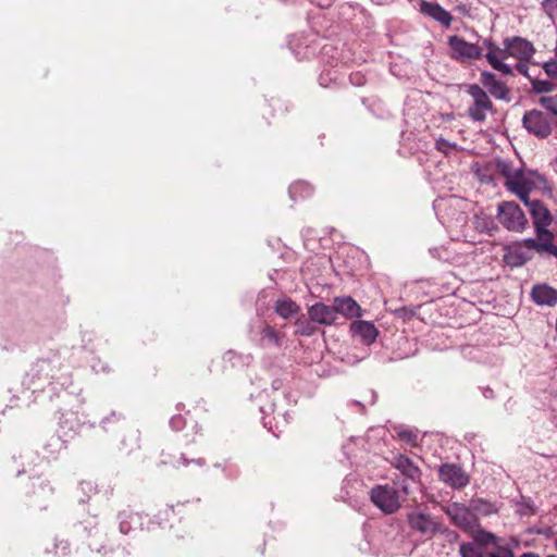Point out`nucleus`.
<instances>
[{"label":"nucleus","instance_id":"obj_20","mask_svg":"<svg viewBox=\"0 0 557 557\" xmlns=\"http://www.w3.org/2000/svg\"><path fill=\"white\" fill-rule=\"evenodd\" d=\"M274 309L283 319H289L300 311V307L290 298L277 299Z\"/></svg>","mask_w":557,"mask_h":557},{"label":"nucleus","instance_id":"obj_26","mask_svg":"<svg viewBox=\"0 0 557 557\" xmlns=\"http://www.w3.org/2000/svg\"><path fill=\"white\" fill-rule=\"evenodd\" d=\"M539 103L553 115L557 116V95L543 96L540 98Z\"/></svg>","mask_w":557,"mask_h":557},{"label":"nucleus","instance_id":"obj_36","mask_svg":"<svg viewBox=\"0 0 557 557\" xmlns=\"http://www.w3.org/2000/svg\"><path fill=\"white\" fill-rule=\"evenodd\" d=\"M516 70H517L520 74H522V75L527 76L528 78H530V79L532 78V77L530 76V74H529V66H528V64L525 63V61H519V62L516 64Z\"/></svg>","mask_w":557,"mask_h":557},{"label":"nucleus","instance_id":"obj_18","mask_svg":"<svg viewBox=\"0 0 557 557\" xmlns=\"http://www.w3.org/2000/svg\"><path fill=\"white\" fill-rule=\"evenodd\" d=\"M531 298L536 305L552 307L557 304V289L547 284H539L533 286Z\"/></svg>","mask_w":557,"mask_h":557},{"label":"nucleus","instance_id":"obj_2","mask_svg":"<svg viewBox=\"0 0 557 557\" xmlns=\"http://www.w3.org/2000/svg\"><path fill=\"white\" fill-rule=\"evenodd\" d=\"M409 527L419 532L420 534L432 537L435 533H446L448 541H457L459 535L455 531H450L447 528H442V524L430 515L422 512H411L408 515Z\"/></svg>","mask_w":557,"mask_h":557},{"label":"nucleus","instance_id":"obj_28","mask_svg":"<svg viewBox=\"0 0 557 557\" xmlns=\"http://www.w3.org/2000/svg\"><path fill=\"white\" fill-rule=\"evenodd\" d=\"M435 147L438 151H441L445 156H449L450 152L458 149L457 144L449 143L448 140H446L444 138L436 139Z\"/></svg>","mask_w":557,"mask_h":557},{"label":"nucleus","instance_id":"obj_11","mask_svg":"<svg viewBox=\"0 0 557 557\" xmlns=\"http://www.w3.org/2000/svg\"><path fill=\"white\" fill-rule=\"evenodd\" d=\"M438 479L454 490H461L470 482L469 474L456 463H443L440 466Z\"/></svg>","mask_w":557,"mask_h":557},{"label":"nucleus","instance_id":"obj_14","mask_svg":"<svg viewBox=\"0 0 557 557\" xmlns=\"http://www.w3.org/2000/svg\"><path fill=\"white\" fill-rule=\"evenodd\" d=\"M308 315L311 321L323 325H331L337 319L334 305L327 306L323 302H317L309 307Z\"/></svg>","mask_w":557,"mask_h":557},{"label":"nucleus","instance_id":"obj_10","mask_svg":"<svg viewBox=\"0 0 557 557\" xmlns=\"http://www.w3.org/2000/svg\"><path fill=\"white\" fill-rule=\"evenodd\" d=\"M555 237L536 235V238H527L511 246V256L518 255L519 249L525 248L537 253H547L557 258V245L554 244Z\"/></svg>","mask_w":557,"mask_h":557},{"label":"nucleus","instance_id":"obj_29","mask_svg":"<svg viewBox=\"0 0 557 557\" xmlns=\"http://www.w3.org/2000/svg\"><path fill=\"white\" fill-rule=\"evenodd\" d=\"M541 4L544 12L552 20H557V0H543Z\"/></svg>","mask_w":557,"mask_h":557},{"label":"nucleus","instance_id":"obj_17","mask_svg":"<svg viewBox=\"0 0 557 557\" xmlns=\"http://www.w3.org/2000/svg\"><path fill=\"white\" fill-rule=\"evenodd\" d=\"M333 305L336 315L338 313L346 318H359L362 315L361 307L350 296L335 297Z\"/></svg>","mask_w":557,"mask_h":557},{"label":"nucleus","instance_id":"obj_33","mask_svg":"<svg viewBox=\"0 0 557 557\" xmlns=\"http://www.w3.org/2000/svg\"><path fill=\"white\" fill-rule=\"evenodd\" d=\"M497 553H491L490 557H515L511 548L506 546H497Z\"/></svg>","mask_w":557,"mask_h":557},{"label":"nucleus","instance_id":"obj_35","mask_svg":"<svg viewBox=\"0 0 557 557\" xmlns=\"http://www.w3.org/2000/svg\"><path fill=\"white\" fill-rule=\"evenodd\" d=\"M396 312L399 317L405 319H411L416 314V310L409 309L407 307H401Z\"/></svg>","mask_w":557,"mask_h":557},{"label":"nucleus","instance_id":"obj_22","mask_svg":"<svg viewBox=\"0 0 557 557\" xmlns=\"http://www.w3.org/2000/svg\"><path fill=\"white\" fill-rule=\"evenodd\" d=\"M459 553L461 557H486L482 548L472 542L462 543Z\"/></svg>","mask_w":557,"mask_h":557},{"label":"nucleus","instance_id":"obj_42","mask_svg":"<svg viewBox=\"0 0 557 557\" xmlns=\"http://www.w3.org/2000/svg\"><path fill=\"white\" fill-rule=\"evenodd\" d=\"M546 557H557L556 555H547Z\"/></svg>","mask_w":557,"mask_h":557},{"label":"nucleus","instance_id":"obj_40","mask_svg":"<svg viewBox=\"0 0 557 557\" xmlns=\"http://www.w3.org/2000/svg\"><path fill=\"white\" fill-rule=\"evenodd\" d=\"M234 356H235V354L233 351H227L225 354V357H228L230 359H232V357H234Z\"/></svg>","mask_w":557,"mask_h":557},{"label":"nucleus","instance_id":"obj_24","mask_svg":"<svg viewBox=\"0 0 557 557\" xmlns=\"http://www.w3.org/2000/svg\"><path fill=\"white\" fill-rule=\"evenodd\" d=\"M518 170L519 169H513V166L509 162L503 160L497 161L496 163V171L505 178V182L510 181L515 176V174L518 173Z\"/></svg>","mask_w":557,"mask_h":557},{"label":"nucleus","instance_id":"obj_27","mask_svg":"<svg viewBox=\"0 0 557 557\" xmlns=\"http://www.w3.org/2000/svg\"><path fill=\"white\" fill-rule=\"evenodd\" d=\"M290 194L296 196H310L312 194V187L306 182H297L290 186Z\"/></svg>","mask_w":557,"mask_h":557},{"label":"nucleus","instance_id":"obj_4","mask_svg":"<svg viewBox=\"0 0 557 557\" xmlns=\"http://www.w3.org/2000/svg\"><path fill=\"white\" fill-rule=\"evenodd\" d=\"M370 499L385 515L397 512L401 506L399 492L388 484L373 486L370 491Z\"/></svg>","mask_w":557,"mask_h":557},{"label":"nucleus","instance_id":"obj_34","mask_svg":"<svg viewBox=\"0 0 557 557\" xmlns=\"http://www.w3.org/2000/svg\"><path fill=\"white\" fill-rule=\"evenodd\" d=\"M398 436H399L400 440H404L407 443L416 445L417 435L413 434L411 431H401V432L398 433Z\"/></svg>","mask_w":557,"mask_h":557},{"label":"nucleus","instance_id":"obj_3","mask_svg":"<svg viewBox=\"0 0 557 557\" xmlns=\"http://www.w3.org/2000/svg\"><path fill=\"white\" fill-rule=\"evenodd\" d=\"M497 219L510 232L521 233L528 226V219L524 212L513 201H503L498 205Z\"/></svg>","mask_w":557,"mask_h":557},{"label":"nucleus","instance_id":"obj_31","mask_svg":"<svg viewBox=\"0 0 557 557\" xmlns=\"http://www.w3.org/2000/svg\"><path fill=\"white\" fill-rule=\"evenodd\" d=\"M509 258L513 259L512 265H520L525 263L531 259V256L523 251V249L518 250V255L511 256V250L509 251Z\"/></svg>","mask_w":557,"mask_h":557},{"label":"nucleus","instance_id":"obj_6","mask_svg":"<svg viewBox=\"0 0 557 557\" xmlns=\"http://www.w3.org/2000/svg\"><path fill=\"white\" fill-rule=\"evenodd\" d=\"M522 124L530 134L541 139L547 138L555 127L552 116L536 109L524 113Z\"/></svg>","mask_w":557,"mask_h":557},{"label":"nucleus","instance_id":"obj_38","mask_svg":"<svg viewBox=\"0 0 557 557\" xmlns=\"http://www.w3.org/2000/svg\"><path fill=\"white\" fill-rule=\"evenodd\" d=\"M520 557H540L537 554L535 553H523Z\"/></svg>","mask_w":557,"mask_h":557},{"label":"nucleus","instance_id":"obj_9","mask_svg":"<svg viewBox=\"0 0 557 557\" xmlns=\"http://www.w3.org/2000/svg\"><path fill=\"white\" fill-rule=\"evenodd\" d=\"M467 92L473 99L472 106L468 109L469 116L476 122H483L487 112L493 110V102L486 91L479 85L472 84L468 86Z\"/></svg>","mask_w":557,"mask_h":557},{"label":"nucleus","instance_id":"obj_12","mask_svg":"<svg viewBox=\"0 0 557 557\" xmlns=\"http://www.w3.org/2000/svg\"><path fill=\"white\" fill-rule=\"evenodd\" d=\"M445 513L450 518V521L456 527L466 532H472L476 525V518L474 513L465 505L453 503L444 508Z\"/></svg>","mask_w":557,"mask_h":557},{"label":"nucleus","instance_id":"obj_8","mask_svg":"<svg viewBox=\"0 0 557 557\" xmlns=\"http://www.w3.org/2000/svg\"><path fill=\"white\" fill-rule=\"evenodd\" d=\"M525 206L529 207L535 235L555 237L554 233L548 230L553 222V215L546 205L541 200H529Z\"/></svg>","mask_w":557,"mask_h":557},{"label":"nucleus","instance_id":"obj_41","mask_svg":"<svg viewBox=\"0 0 557 557\" xmlns=\"http://www.w3.org/2000/svg\"><path fill=\"white\" fill-rule=\"evenodd\" d=\"M554 545H555V548L557 550V539L555 540Z\"/></svg>","mask_w":557,"mask_h":557},{"label":"nucleus","instance_id":"obj_15","mask_svg":"<svg viewBox=\"0 0 557 557\" xmlns=\"http://www.w3.org/2000/svg\"><path fill=\"white\" fill-rule=\"evenodd\" d=\"M480 81L493 97L502 100L508 99L510 92L509 88L504 82L498 81L493 73L487 71L482 72Z\"/></svg>","mask_w":557,"mask_h":557},{"label":"nucleus","instance_id":"obj_7","mask_svg":"<svg viewBox=\"0 0 557 557\" xmlns=\"http://www.w3.org/2000/svg\"><path fill=\"white\" fill-rule=\"evenodd\" d=\"M450 48V58L460 63H471L483 58V48L466 41L459 36H450L448 38Z\"/></svg>","mask_w":557,"mask_h":557},{"label":"nucleus","instance_id":"obj_23","mask_svg":"<svg viewBox=\"0 0 557 557\" xmlns=\"http://www.w3.org/2000/svg\"><path fill=\"white\" fill-rule=\"evenodd\" d=\"M531 86L535 94L550 92L556 87L552 81L539 78H531Z\"/></svg>","mask_w":557,"mask_h":557},{"label":"nucleus","instance_id":"obj_13","mask_svg":"<svg viewBox=\"0 0 557 557\" xmlns=\"http://www.w3.org/2000/svg\"><path fill=\"white\" fill-rule=\"evenodd\" d=\"M392 465L405 478V480L401 483V492L405 495H408L409 487L406 481L409 480L413 483H420L422 475L421 469L417 465H414L410 458L401 454L396 455L394 457Z\"/></svg>","mask_w":557,"mask_h":557},{"label":"nucleus","instance_id":"obj_1","mask_svg":"<svg viewBox=\"0 0 557 557\" xmlns=\"http://www.w3.org/2000/svg\"><path fill=\"white\" fill-rule=\"evenodd\" d=\"M483 45L488 50L484 55L488 64L494 70L503 73L504 75L512 74V69L505 63V60H507L509 57L516 58L519 61H528L533 57L535 52L533 45L521 37L504 39V48H499L494 42L488 40H484Z\"/></svg>","mask_w":557,"mask_h":557},{"label":"nucleus","instance_id":"obj_19","mask_svg":"<svg viewBox=\"0 0 557 557\" xmlns=\"http://www.w3.org/2000/svg\"><path fill=\"white\" fill-rule=\"evenodd\" d=\"M420 11L424 15L432 17L433 20L440 22L444 26H449L451 24V14L437 3L422 0L420 2Z\"/></svg>","mask_w":557,"mask_h":557},{"label":"nucleus","instance_id":"obj_39","mask_svg":"<svg viewBox=\"0 0 557 557\" xmlns=\"http://www.w3.org/2000/svg\"><path fill=\"white\" fill-rule=\"evenodd\" d=\"M552 165L554 168V171L557 173V157L554 159V161L552 162Z\"/></svg>","mask_w":557,"mask_h":557},{"label":"nucleus","instance_id":"obj_30","mask_svg":"<svg viewBox=\"0 0 557 557\" xmlns=\"http://www.w3.org/2000/svg\"><path fill=\"white\" fill-rule=\"evenodd\" d=\"M543 69L550 79H554L557 82V61L556 60H550V61L544 63Z\"/></svg>","mask_w":557,"mask_h":557},{"label":"nucleus","instance_id":"obj_25","mask_svg":"<svg viewBox=\"0 0 557 557\" xmlns=\"http://www.w3.org/2000/svg\"><path fill=\"white\" fill-rule=\"evenodd\" d=\"M263 338H267L269 342L275 344L276 346H281L283 335L277 332L273 326L265 325L263 331Z\"/></svg>","mask_w":557,"mask_h":557},{"label":"nucleus","instance_id":"obj_16","mask_svg":"<svg viewBox=\"0 0 557 557\" xmlns=\"http://www.w3.org/2000/svg\"><path fill=\"white\" fill-rule=\"evenodd\" d=\"M350 331L355 336L360 337L361 342L366 345H371L375 342L379 330L372 322L359 320L350 324Z\"/></svg>","mask_w":557,"mask_h":557},{"label":"nucleus","instance_id":"obj_37","mask_svg":"<svg viewBox=\"0 0 557 557\" xmlns=\"http://www.w3.org/2000/svg\"><path fill=\"white\" fill-rule=\"evenodd\" d=\"M313 3H315L318 7H329L333 2V0H312Z\"/></svg>","mask_w":557,"mask_h":557},{"label":"nucleus","instance_id":"obj_21","mask_svg":"<svg viewBox=\"0 0 557 557\" xmlns=\"http://www.w3.org/2000/svg\"><path fill=\"white\" fill-rule=\"evenodd\" d=\"M314 321H311L310 318L306 319L304 315L298 318L294 325L296 327L295 333L300 336L310 337L317 332V326L314 325Z\"/></svg>","mask_w":557,"mask_h":557},{"label":"nucleus","instance_id":"obj_32","mask_svg":"<svg viewBox=\"0 0 557 557\" xmlns=\"http://www.w3.org/2000/svg\"><path fill=\"white\" fill-rule=\"evenodd\" d=\"M476 541L484 545L491 543L496 544L497 537L493 533L482 532L481 535L476 537Z\"/></svg>","mask_w":557,"mask_h":557},{"label":"nucleus","instance_id":"obj_5","mask_svg":"<svg viewBox=\"0 0 557 557\" xmlns=\"http://www.w3.org/2000/svg\"><path fill=\"white\" fill-rule=\"evenodd\" d=\"M542 182H544V178L537 173L519 169L518 173L510 181L505 182L504 185L525 203L530 200L529 194Z\"/></svg>","mask_w":557,"mask_h":557}]
</instances>
